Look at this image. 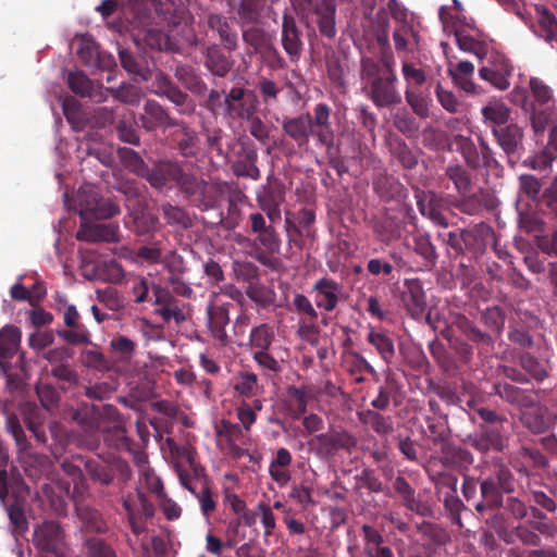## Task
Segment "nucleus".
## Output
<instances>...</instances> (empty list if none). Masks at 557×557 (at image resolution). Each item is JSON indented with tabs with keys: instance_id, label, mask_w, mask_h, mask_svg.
Returning <instances> with one entry per match:
<instances>
[{
	"instance_id": "64",
	"label": "nucleus",
	"mask_w": 557,
	"mask_h": 557,
	"mask_svg": "<svg viewBox=\"0 0 557 557\" xmlns=\"http://www.w3.org/2000/svg\"><path fill=\"white\" fill-rule=\"evenodd\" d=\"M206 65L214 75L224 77L230 72L232 63L219 49H209Z\"/></svg>"
},
{
	"instance_id": "38",
	"label": "nucleus",
	"mask_w": 557,
	"mask_h": 557,
	"mask_svg": "<svg viewBox=\"0 0 557 557\" xmlns=\"http://www.w3.org/2000/svg\"><path fill=\"white\" fill-rule=\"evenodd\" d=\"M435 463L430 462L425 469L430 481L434 484L435 494L441 499L445 492L457 493L458 478L448 469L435 470Z\"/></svg>"
},
{
	"instance_id": "25",
	"label": "nucleus",
	"mask_w": 557,
	"mask_h": 557,
	"mask_svg": "<svg viewBox=\"0 0 557 557\" xmlns=\"http://www.w3.org/2000/svg\"><path fill=\"white\" fill-rule=\"evenodd\" d=\"M536 25L533 33L550 47L557 42V17L544 5H535Z\"/></svg>"
},
{
	"instance_id": "15",
	"label": "nucleus",
	"mask_w": 557,
	"mask_h": 557,
	"mask_svg": "<svg viewBox=\"0 0 557 557\" xmlns=\"http://www.w3.org/2000/svg\"><path fill=\"white\" fill-rule=\"evenodd\" d=\"M231 187L227 183H209L205 181L189 201L201 211L214 209L226 196V193H230Z\"/></svg>"
},
{
	"instance_id": "10",
	"label": "nucleus",
	"mask_w": 557,
	"mask_h": 557,
	"mask_svg": "<svg viewBox=\"0 0 557 557\" xmlns=\"http://www.w3.org/2000/svg\"><path fill=\"white\" fill-rule=\"evenodd\" d=\"M314 440L318 442L317 453L322 457H334L339 450L351 453L357 446V438L345 430L321 433Z\"/></svg>"
},
{
	"instance_id": "28",
	"label": "nucleus",
	"mask_w": 557,
	"mask_h": 557,
	"mask_svg": "<svg viewBox=\"0 0 557 557\" xmlns=\"http://www.w3.org/2000/svg\"><path fill=\"white\" fill-rule=\"evenodd\" d=\"M78 240L85 242H106V243H117L119 242V226L116 224H95L81 226L76 234Z\"/></svg>"
},
{
	"instance_id": "57",
	"label": "nucleus",
	"mask_w": 557,
	"mask_h": 557,
	"mask_svg": "<svg viewBox=\"0 0 557 557\" xmlns=\"http://www.w3.org/2000/svg\"><path fill=\"white\" fill-rule=\"evenodd\" d=\"M445 177L451 181L455 189L460 194L465 195L470 191L471 177L468 171L459 164H450L445 170Z\"/></svg>"
},
{
	"instance_id": "61",
	"label": "nucleus",
	"mask_w": 557,
	"mask_h": 557,
	"mask_svg": "<svg viewBox=\"0 0 557 557\" xmlns=\"http://www.w3.org/2000/svg\"><path fill=\"white\" fill-rule=\"evenodd\" d=\"M161 211L169 225L188 228L191 226V220L186 211L169 202L161 205Z\"/></svg>"
},
{
	"instance_id": "7",
	"label": "nucleus",
	"mask_w": 557,
	"mask_h": 557,
	"mask_svg": "<svg viewBox=\"0 0 557 557\" xmlns=\"http://www.w3.org/2000/svg\"><path fill=\"white\" fill-rule=\"evenodd\" d=\"M65 537L58 521L46 520L34 528L33 544L40 552L58 555L65 546Z\"/></svg>"
},
{
	"instance_id": "49",
	"label": "nucleus",
	"mask_w": 557,
	"mask_h": 557,
	"mask_svg": "<svg viewBox=\"0 0 557 557\" xmlns=\"http://www.w3.org/2000/svg\"><path fill=\"white\" fill-rule=\"evenodd\" d=\"M170 175L172 176V181L178 186L181 191L190 200L193 196L196 194V190L200 188V185L205 182V180L198 178L197 176L186 173L178 168H171Z\"/></svg>"
},
{
	"instance_id": "6",
	"label": "nucleus",
	"mask_w": 557,
	"mask_h": 557,
	"mask_svg": "<svg viewBox=\"0 0 557 557\" xmlns=\"http://www.w3.org/2000/svg\"><path fill=\"white\" fill-rule=\"evenodd\" d=\"M134 39L137 44L143 42L156 50H166L170 47V38L160 28L151 23L150 11L147 8L138 10L133 21Z\"/></svg>"
},
{
	"instance_id": "22",
	"label": "nucleus",
	"mask_w": 557,
	"mask_h": 557,
	"mask_svg": "<svg viewBox=\"0 0 557 557\" xmlns=\"http://www.w3.org/2000/svg\"><path fill=\"white\" fill-rule=\"evenodd\" d=\"M67 85L79 97H88L95 102L106 100L104 88L101 85H95L82 71L70 72Z\"/></svg>"
},
{
	"instance_id": "5",
	"label": "nucleus",
	"mask_w": 557,
	"mask_h": 557,
	"mask_svg": "<svg viewBox=\"0 0 557 557\" xmlns=\"http://www.w3.org/2000/svg\"><path fill=\"white\" fill-rule=\"evenodd\" d=\"M73 484L74 487L71 492L69 482H42L38 493L41 494L42 498L49 502L54 513L65 516L67 510L66 498H71L76 507L77 504H84L83 499L88 492L86 478L74 481Z\"/></svg>"
},
{
	"instance_id": "20",
	"label": "nucleus",
	"mask_w": 557,
	"mask_h": 557,
	"mask_svg": "<svg viewBox=\"0 0 557 557\" xmlns=\"http://www.w3.org/2000/svg\"><path fill=\"white\" fill-rule=\"evenodd\" d=\"M301 32L296 25L295 18L289 14L283 15L282 23V46L290 61H298L302 52Z\"/></svg>"
},
{
	"instance_id": "50",
	"label": "nucleus",
	"mask_w": 557,
	"mask_h": 557,
	"mask_svg": "<svg viewBox=\"0 0 557 557\" xmlns=\"http://www.w3.org/2000/svg\"><path fill=\"white\" fill-rule=\"evenodd\" d=\"M367 338L386 363L393 361L395 357V346L393 339L387 334L371 330Z\"/></svg>"
},
{
	"instance_id": "2",
	"label": "nucleus",
	"mask_w": 557,
	"mask_h": 557,
	"mask_svg": "<svg viewBox=\"0 0 557 557\" xmlns=\"http://www.w3.org/2000/svg\"><path fill=\"white\" fill-rule=\"evenodd\" d=\"M176 454L175 471L180 483L198 499L201 513L209 518L216 508V500L205 468L197 462L191 448H177Z\"/></svg>"
},
{
	"instance_id": "23",
	"label": "nucleus",
	"mask_w": 557,
	"mask_h": 557,
	"mask_svg": "<svg viewBox=\"0 0 557 557\" xmlns=\"http://www.w3.org/2000/svg\"><path fill=\"white\" fill-rule=\"evenodd\" d=\"M451 206L461 213L478 215L483 209L492 210L494 208V198L487 190L480 189L472 195H461L460 199L451 202Z\"/></svg>"
},
{
	"instance_id": "29",
	"label": "nucleus",
	"mask_w": 557,
	"mask_h": 557,
	"mask_svg": "<svg viewBox=\"0 0 557 557\" xmlns=\"http://www.w3.org/2000/svg\"><path fill=\"white\" fill-rule=\"evenodd\" d=\"M75 512L83 531L98 534H106L109 531V524L98 509L86 504H77Z\"/></svg>"
},
{
	"instance_id": "19",
	"label": "nucleus",
	"mask_w": 557,
	"mask_h": 557,
	"mask_svg": "<svg viewBox=\"0 0 557 557\" xmlns=\"http://www.w3.org/2000/svg\"><path fill=\"white\" fill-rule=\"evenodd\" d=\"M230 304H210L207 308L208 327L213 338L221 346L228 343V336L225 326L230 323Z\"/></svg>"
},
{
	"instance_id": "27",
	"label": "nucleus",
	"mask_w": 557,
	"mask_h": 557,
	"mask_svg": "<svg viewBox=\"0 0 557 557\" xmlns=\"http://www.w3.org/2000/svg\"><path fill=\"white\" fill-rule=\"evenodd\" d=\"M494 234L493 228L485 222L462 230L465 252L478 253L485 249L487 239Z\"/></svg>"
},
{
	"instance_id": "48",
	"label": "nucleus",
	"mask_w": 557,
	"mask_h": 557,
	"mask_svg": "<svg viewBox=\"0 0 557 557\" xmlns=\"http://www.w3.org/2000/svg\"><path fill=\"white\" fill-rule=\"evenodd\" d=\"M311 126L310 113L300 114L296 117L288 119L283 123L285 134L294 139H307L309 136H312Z\"/></svg>"
},
{
	"instance_id": "14",
	"label": "nucleus",
	"mask_w": 557,
	"mask_h": 557,
	"mask_svg": "<svg viewBox=\"0 0 557 557\" xmlns=\"http://www.w3.org/2000/svg\"><path fill=\"white\" fill-rule=\"evenodd\" d=\"M553 414L548 408L532 397V404L521 408L520 421L532 433L545 432L553 423Z\"/></svg>"
},
{
	"instance_id": "17",
	"label": "nucleus",
	"mask_w": 557,
	"mask_h": 557,
	"mask_svg": "<svg viewBox=\"0 0 557 557\" xmlns=\"http://www.w3.org/2000/svg\"><path fill=\"white\" fill-rule=\"evenodd\" d=\"M315 293V305L326 312H332L341 301L343 286L329 277H321L312 286Z\"/></svg>"
},
{
	"instance_id": "24",
	"label": "nucleus",
	"mask_w": 557,
	"mask_h": 557,
	"mask_svg": "<svg viewBox=\"0 0 557 557\" xmlns=\"http://www.w3.org/2000/svg\"><path fill=\"white\" fill-rule=\"evenodd\" d=\"M460 144L458 148L471 168L492 166L496 162L486 141H460Z\"/></svg>"
},
{
	"instance_id": "32",
	"label": "nucleus",
	"mask_w": 557,
	"mask_h": 557,
	"mask_svg": "<svg viewBox=\"0 0 557 557\" xmlns=\"http://www.w3.org/2000/svg\"><path fill=\"white\" fill-rule=\"evenodd\" d=\"M226 196L228 200L227 212L225 215L220 214L219 224L227 231H233L239 226L243 220L239 205L243 203L247 197L243 191L233 187H231L230 193H226Z\"/></svg>"
},
{
	"instance_id": "45",
	"label": "nucleus",
	"mask_w": 557,
	"mask_h": 557,
	"mask_svg": "<svg viewBox=\"0 0 557 557\" xmlns=\"http://www.w3.org/2000/svg\"><path fill=\"white\" fill-rule=\"evenodd\" d=\"M175 78L191 94L202 96L207 91V84L197 75L189 65H177L174 72Z\"/></svg>"
},
{
	"instance_id": "8",
	"label": "nucleus",
	"mask_w": 557,
	"mask_h": 557,
	"mask_svg": "<svg viewBox=\"0 0 557 557\" xmlns=\"http://www.w3.org/2000/svg\"><path fill=\"white\" fill-rule=\"evenodd\" d=\"M392 488L394 495L407 510L420 517L432 516L433 510L431 506L417 496L414 487H412L404 475L398 474L393 479Z\"/></svg>"
},
{
	"instance_id": "47",
	"label": "nucleus",
	"mask_w": 557,
	"mask_h": 557,
	"mask_svg": "<svg viewBox=\"0 0 557 557\" xmlns=\"http://www.w3.org/2000/svg\"><path fill=\"white\" fill-rule=\"evenodd\" d=\"M245 89L242 87H233L230 92L224 96L225 113L231 117H249L252 110L243 104Z\"/></svg>"
},
{
	"instance_id": "36",
	"label": "nucleus",
	"mask_w": 557,
	"mask_h": 557,
	"mask_svg": "<svg viewBox=\"0 0 557 557\" xmlns=\"http://www.w3.org/2000/svg\"><path fill=\"white\" fill-rule=\"evenodd\" d=\"M494 393L506 403L522 408L532 404V393L528 389H522L506 381H497L494 384Z\"/></svg>"
},
{
	"instance_id": "43",
	"label": "nucleus",
	"mask_w": 557,
	"mask_h": 557,
	"mask_svg": "<svg viewBox=\"0 0 557 557\" xmlns=\"http://www.w3.org/2000/svg\"><path fill=\"white\" fill-rule=\"evenodd\" d=\"M236 147L246 152L244 159H238L234 164V171L237 176H245L251 180H258L260 176L259 169L256 165L257 152L255 149L244 146V141H236L233 149Z\"/></svg>"
},
{
	"instance_id": "41",
	"label": "nucleus",
	"mask_w": 557,
	"mask_h": 557,
	"mask_svg": "<svg viewBox=\"0 0 557 557\" xmlns=\"http://www.w3.org/2000/svg\"><path fill=\"white\" fill-rule=\"evenodd\" d=\"M210 29L219 34L225 49L233 51L237 48V33L233 32L227 18L221 14H210L208 17Z\"/></svg>"
},
{
	"instance_id": "30",
	"label": "nucleus",
	"mask_w": 557,
	"mask_h": 557,
	"mask_svg": "<svg viewBox=\"0 0 557 557\" xmlns=\"http://www.w3.org/2000/svg\"><path fill=\"white\" fill-rule=\"evenodd\" d=\"M361 531L364 540L363 552L366 557H395L379 530L372 525L363 524Z\"/></svg>"
},
{
	"instance_id": "60",
	"label": "nucleus",
	"mask_w": 557,
	"mask_h": 557,
	"mask_svg": "<svg viewBox=\"0 0 557 557\" xmlns=\"http://www.w3.org/2000/svg\"><path fill=\"white\" fill-rule=\"evenodd\" d=\"M557 160V141H547V145L533 157L529 158V164L534 170H546L552 162Z\"/></svg>"
},
{
	"instance_id": "16",
	"label": "nucleus",
	"mask_w": 557,
	"mask_h": 557,
	"mask_svg": "<svg viewBox=\"0 0 557 557\" xmlns=\"http://www.w3.org/2000/svg\"><path fill=\"white\" fill-rule=\"evenodd\" d=\"M400 299L407 312L412 318L422 315L426 308L422 282L419 278H406Z\"/></svg>"
},
{
	"instance_id": "59",
	"label": "nucleus",
	"mask_w": 557,
	"mask_h": 557,
	"mask_svg": "<svg viewBox=\"0 0 557 557\" xmlns=\"http://www.w3.org/2000/svg\"><path fill=\"white\" fill-rule=\"evenodd\" d=\"M106 92H111L115 99L129 106H139L144 96L139 87L131 84H123L115 89L106 88L104 94Z\"/></svg>"
},
{
	"instance_id": "35",
	"label": "nucleus",
	"mask_w": 557,
	"mask_h": 557,
	"mask_svg": "<svg viewBox=\"0 0 557 557\" xmlns=\"http://www.w3.org/2000/svg\"><path fill=\"white\" fill-rule=\"evenodd\" d=\"M331 113L332 110L326 103L314 106L313 115H311L312 137L317 139H331L334 136Z\"/></svg>"
},
{
	"instance_id": "53",
	"label": "nucleus",
	"mask_w": 557,
	"mask_h": 557,
	"mask_svg": "<svg viewBox=\"0 0 557 557\" xmlns=\"http://www.w3.org/2000/svg\"><path fill=\"white\" fill-rule=\"evenodd\" d=\"M234 389L244 397H255L262 391L256 373L250 371H240L238 373Z\"/></svg>"
},
{
	"instance_id": "13",
	"label": "nucleus",
	"mask_w": 557,
	"mask_h": 557,
	"mask_svg": "<svg viewBox=\"0 0 557 557\" xmlns=\"http://www.w3.org/2000/svg\"><path fill=\"white\" fill-rule=\"evenodd\" d=\"M440 449L441 455L433 457L430 462H440L445 469L456 470L460 474L468 472L474 461V457L470 450L450 441Z\"/></svg>"
},
{
	"instance_id": "40",
	"label": "nucleus",
	"mask_w": 557,
	"mask_h": 557,
	"mask_svg": "<svg viewBox=\"0 0 557 557\" xmlns=\"http://www.w3.org/2000/svg\"><path fill=\"white\" fill-rule=\"evenodd\" d=\"M482 114L487 125L492 128L494 136H500L505 129L504 125L509 120L510 111L502 102L491 103L482 109Z\"/></svg>"
},
{
	"instance_id": "44",
	"label": "nucleus",
	"mask_w": 557,
	"mask_h": 557,
	"mask_svg": "<svg viewBox=\"0 0 557 557\" xmlns=\"http://www.w3.org/2000/svg\"><path fill=\"white\" fill-rule=\"evenodd\" d=\"M456 327L479 348L491 347L493 339L490 334L481 331L472 321L465 315H458L455 321Z\"/></svg>"
},
{
	"instance_id": "18",
	"label": "nucleus",
	"mask_w": 557,
	"mask_h": 557,
	"mask_svg": "<svg viewBox=\"0 0 557 557\" xmlns=\"http://www.w3.org/2000/svg\"><path fill=\"white\" fill-rule=\"evenodd\" d=\"M140 127L153 131L158 127H175L182 124L172 119L168 111L157 101L147 100L144 104V114L139 115Z\"/></svg>"
},
{
	"instance_id": "42",
	"label": "nucleus",
	"mask_w": 557,
	"mask_h": 557,
	"mask_svg": "<svg viewBox=\"0 0 557 557\" xmlns=\"http://www.w3.org/2000/svg\"><path fill=\"white\" fill-rule=\"evenodd\" d=\"M63 113L66 121L75 132L90 129L89 112L82 109L79 102L73 98L63 102Z\"/></svg>"
},
{
	"instance_id": "9",
	"label": "nucleus",
	"mask_w": 557,
	"mask_h": 557,
	"mask_svg": "<svg viewBox=\"0 0 557 557\" xmlns=\"http://www.w3.org/2000/svg\"><path fill=\"white\" fill-rule=\"evenodd\" d=\"M465 443L481 454L500 453L505 448L504 430L498 426L479 425L475 432L467 436Z\"/></svg>"
},
{
	"instance_id": "56",
	"label": "nucleus",
	"mask_w": 557,
	"mask_h": 557,
	"mask_svg": "<svg viewBox=\"0 0 557 557\" xmlns=\"http://www.w3.org/2000/svg\"><path fill=\"white\" fill-rule=\"evenodd\" d=\"M273 341L274 330L267 323L252 327L250 331L249 344L256 350H269Z\"/></svg>"
},
{
	"instance_id": "33",
	"label": "nucleus",
	"mask_w": 557,
	"mask_h": 557,
	"mask_svg": "<svg viewBox=\"0 0 557 557\" xmlns=\"http://www.w3.org/2000/svg\"><path fill=\"white\" fill-rule=\"evenodd\" d=\"M1 506L5 510L13 530L20 534L28 529V520L26 517V499L16 494H12L11 499L2 503Z\"/></svg>"
},
{
	"instance_id": "1",
	"label": "nucleus",
	"mask_w": 557,
	"mask_h": 557,
	"mask_svg": "<svg viewBox=\"0 0 557 557\" xmlns=\"http://www.w3.org/2000/svg\"><path fill=\"white\" fill-rule=\"evenodd\" d=\"M395 58L389 52L382 60L362 58L360 78L368 98L379 109L395 108L401 103V95L397 88Z\"/></svg>"
},
{
	"instance_id": "62",
	"label": "nucleus",
	"mask_w": 557,
	"mask_h": 557,
	"mask_svg": "<svg viewBox=\"0 0 557 557\" xmlns=\"http://www.w3.org/2000/svg\"><path fill=\"white\" fill-rule=\"evenodd\" d=\"M85 557H116L115 550L104 540L99 537H88L84 542Z\"/></svg>"
},
{
	"instance_id": "4",
	"label": "nucleus",
	"mask_w": 557,
	"mask_h": 557,
	"mask_svg": "<svg viewBox=\"0 0 557 557\" xmlns=\"http://www.w3.org/2000/svg\"><path fill=\"white\" fill-rule=\"evenodd\" d=\"M516 491V479L511 470L504 465H495L493 471L480 481L481 499L474 504L479 513L485 510L499 509L504 494Z\"/></svg>"
},
{
	"instance_id": "39",
	"label": "nucleus",
	"mask_w": 557,
	"mask_h": 557,
	"mask_svg": "<svg viewBox=\"0 0 557 557\" xmlns=\"http://www.w3.org/2000/svg\"><path fill=\"white\" fill-rule=\"evenodd\" d=\"M243 40L248 46L252 47L255 51H259L260 49L268 48L270 57L275 61L276 66L283 67L285 62L284 59L280 55L278 51L269 45V39L265 32L259 27H250L243 32Z\"/></svg>"
},
{
	"instance_id": "11",
	"label": "nucleus",
	"mask_w": 557,
	"mask_h": 557,
	"mask_svg": "<svg viewBox=\"0 0 557 557\" xmlns=\"http://www.w3.org/2000/svg\"><path fill=\"white\" fill-rule=\"evenodd\" d=\"M81 315L74 305L65 307L63 321L67 329L57 330V335L71 345H90L91 335L88 329L79 321Z\"/></svg>"
},
{
	"instance_id": "21",
	"label": "nucleus",
	"mask_w": 557,
	"mask_h": 557,
	"mask_svg": "<svg viewBox=\"0 0 557 557\" xmlns=\"http://www.w3.org/2000/svg\"><path fill=\"white\" fill-rule=\"evenodd\" d=\"M528 500L532 503L529 507L531 517L534 521H544L547 519L546 512L554 513L557 510V493L543 490H530L528 493Z\"/></svg>"
},
{
	"instance_id": "31",
	"label": "nucleus",
	"mask_w": 557,
	"mask_h": 557,
	"mask_svg": "<svg viewBox=\"0 0 557 557\" xmlns=\"http://www.w3.org/2000/svg\"><path fill=\"white\" fill-rule=\"evenodd\" d=\"M24 463L27 475L34 481L52 480L53 462L47 455L29 451L24 456Z\"/></svg>"
},
{
	"instance_id": "37",
	"label": "nucleus",
	"mask_w": 557,
	"mask_h": 557,
	"mask_svg": "<svg viewBox=\"0 0 557 557\" xmlns=\"http://www.w3.org/2000/svg\"><path fill=\"white\" fill-rule=\"evenodd\" d=\"M292 461L293 457L289 450L282 447L277 449L275 458L270 462V476L278 486H285L290 481L288 467Z\"/></svg>"
},
{
	"instance_id": "51",
	"label": "nucleus",
	"mask_w": 557,
	"mask_h": 557,
	"mask_svg": "<svg viewBox=\"0 0 557 557\" xmlns=\"http://www.w3.org/2000/svg\"><path fill=\"white\" fill-rule=\"evenodd\" d=\"M100 408L95 405H82L74 413V420L86 431H95L100 426Z\"/></svg>"
},
{
	"instance_id": "52",
	"label": "nucleus",
	"mask_w": 557,
	"mask_h": 557,
	"mask_svg": "<svg viewBox=\"0 0 557 557\" xmlns=\"http://www.w3.org/2000/svg\"><path fill=\"white\" fill-rule=\"evenodd\" d=\"M425 422L426 436L434 446H440L441 448L443 445L449 442L450 431L447 423L432 417H428Z\"/></svg>"
},
{
	"instance_id": "63",
	"label": "nucleus",
	"mask_w": 557,
	"mask_h": 557,
	"mask_svg": "<svg viewBox=\"0 0 557 557\" xmlns=\"http://www.w3.org/2000/svg\"><path fill=\"white\" fill-rule=\"evenodd\" d=\"M100 197L98 189L92 185H84L79 189L78 205L81 207V216L83 219H86L87 214H90V211L95 210Z\"/></svg>"
},
{
	"instance_id": "34",
	"label": "nucleus",
	"mask_w": 557,
	"mask_h": 557,
	"mask_svg": "<svg viewBox=\"0 0 557 557\" xmlns=\"http://www.w3.org/2000/svg\"><path fill=\"white\" fill-rule=\"evenodd\" d=\"M361 424L370 428L380 436H387L394 432V420L391 416H384L380 410L366 409L357 412Z\"/></svg>"
},
{
	"instance_id": "55",
	"label": "nucleus",
	"mask_w": 557,
	"mask_h": 557,
	"mask_svg": "<svg viewBox=\"0 0 557 557\" xmlns=\"http://www.w3.org/2000/svg\"><path fill=\"white\" fill-rule=\"evenodd\" d=\"M389 150L406 169H412L418 163L419 151L409 147L406 141H387Z\"/></svg>"
},
{
	"instance_id": "46",
	"label": "nucleus",
	"mask_w": 557,
	"mask_h": 557,
	"mask_svg": "<svg viewBox=\"0 0 557 557\" xmlns=\"http://www.w3.org/2000/svg\"><path fill=\"white\" fill-rule=\"evenodd\" d=\"M22 332L12 324L3 326L0 331V358H12L18 350Z\"/></svg>"
},
{
	"instance_id": "12",
	"label": "nucleus",
	"mask_w": 557,
	"mask_h": 557,
	"mask_svg": "<svg viewBox=\"0 0 557 557\" xmlns=\"http://www.w3.org/2000/svg\"><path fill=\"white\" fill-rule=\"evenodd\" d=\"M152 87L156 95L166 97L173 102L180 113L191 114L194 112L195 104L189 96L182 91L168 75L159 72L153 79Z\"/></svg>"
},
{
	"instance_id": "3",
	"label": "nucleus",
	"mask_w": 557,
	"mask_h": 557,
	"mask_svg": "<svg viewBox=\"0 0 557 557\" xmlns=\"http://www.w3.org/2000/svg\"><path fill=\"white\" fill-rule=\"evenodd\" d=\"M76 460L84 466L88 478L100 486L125 484L132 478L129 465L115 454L108 453L95 457L79 455Z\"/></svg>"
},
{
	"instance_id": "26",
	"label": "nucleus",
	"mask_w": 557,
	"mask_h": 557,
	"mask_svg": "<svg viewBox=\"0 0 557 557\" xmlns=\"http://www.w3.org/2000/svg\"><path fill=\"white\" fill-rule=\"evenodd\" d=\"M373 189L381 200H401L407 197V189L394 176L386 173H379L373 178Z\"/></svg>"
},
{
	"instance_id": "54",
	"label": "nucleus",
	"mask_w": 557,
	"mask_h": 557,
	"mask_svg": "<svg viewBox=\"0 0 557 557\" xmlns=\"http://www.w3.org/2000/svg\"><path fill=\"white\" fill-rule=\"evenodd\" d=\"M398 391V385L394 374L388 372L385 383L379 387L377 396L371 401L374 410L384 411L389 407L391 397Z\"/></svg>"
},
{
	"instance_id": "58",
	"label": "nucleus",
	"mask_w": 557,
	"mask_h": 557,
	"mask_svg": "<svg viewBox=\"0 0 557 557\" xmlns=\"http://www.w3.org/2000/svg\"><path fill=\"white\" fill-rule=\"evenodd\" d=\"M103 440L109 447L122 451H133L134 442L126 435L125 429L120 425L107 430Z\"/></svg>"
}]
</instances>
